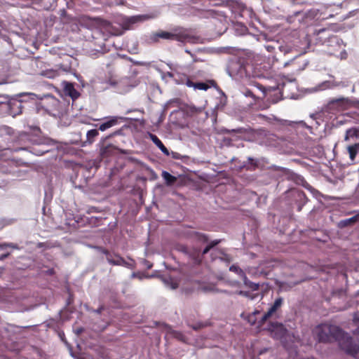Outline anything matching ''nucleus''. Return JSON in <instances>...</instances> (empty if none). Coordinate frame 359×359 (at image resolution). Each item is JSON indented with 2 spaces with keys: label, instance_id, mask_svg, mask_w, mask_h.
<instances>
[{
  "label": "nucleus",
  "instance_id": "f257e3e1",
  "mask_svg": "<svg viewBox=\"0 0 359 359\" xmlns=\"http://www.w3.org/2000/svg\"><path fill=\"white\" fill-rule=\"evenodd\" d=\"M314 334L318 342L338 341L341 349L347 354L356 357L359 353V346L354 344L353 338L338 326L326 323L320 324L314 329Z\"/></svg>",
  "mask_w": 359,
  "mask_h": 359
},
{
  "label": "nucleus",
  "instance_id": "f03ea898",
  "mask_svg": "<svg viewBox=\"0 0 359 359\" xmlns=\"http://www.w3.org/2000/svg\"><path fill=\"white\" fill-rule=\"evenodd\" d=\"M160 39L177 41L181 43H194L196 39L188 30L182 27L174 28L170 32L158 30L153 32L151 34L149 40L151 43H157Z\"/></svg>",
  "mask_w": 359,
  "mask_h": 359
},
{
  "label": "nucleus",
  "instance_id": "7ed1b4c3",
  "mask_svg": "<svg viewBox=\"0 0 359 359\" xmlns=\"http://www.w3.org/2000/svg\"><path fill=\"white\" fill-rule=\"evenodd\" d=\"M176 249L187 255L194 264H200L201 263V248L198 247L189 248L185 245L179 244L176 246Z\"/></svg>",
  "mask_w": 359,
  "mask_h": 359
},
{
  "label": "nucleus",
  "instance_id": "20e7f679",
  "mask_svg": "<svg viewBox=\"0 0 359 359\" xmlns=\"http://www.w3.org/2000/svg\"><path fill=\"white\" fill-rule=\"evenodd\" d=\"M102 253L106 255L107 262L114 266H123L127 268H133V266L127 262L121 256L118 254H112L108 250L99 248Z\"/></svg>",
  "mask_w": 359,
  "mask_h": 359
},
{
  "label": "nucleus",
  "instance_id": "39448f33",
  "mask_svg": "<svg viewBox=\"0 0 359 359\" xmlns=\"http://www.w3.org/2000/svg\"><path fill=\"white\" fill-rule=\"evenodd\" d=\"M283 304V299L282 297L277 298L273 304L269 309L267 312H266L262 317L258 321V327H262L264 323L267 321L268 319L276 316L277 311L280 309Z\"/></svg>",
  "mask_w": 359,
  "mask_h": 359
},
{
  "label": "nucleus",
  "instance_id": "423d86ee",
  "mask_svg": "<svg viewBox=\"0 0 359 359\" xmlns=\"http://www.w3.org/2000/svg\"><path fill=\"white\" fill-rule=\"evenodd\" d=\"M266 330L270 332L271 336L276 339L283 338L287 333V329L283 324L278 322L269 323Z\"/></svg>",
  "mask_w": 359,
  "mask_h": 359
},
{
  "label": "nucleus",
  "instance_id": "0eeeda50",
  "mask_svg": "<svg viewBox=\"0 0 359 359\" xmlns=\"http://www.w3.org/2000/svg\"><path fill=\"white\" fill-rule=\"evenodd\" d=\"M352 213H355V215L352 217L341 219L339 222H338L337 226L339 229H344L348 226H352L359 221V210H353L352 212H348L346 215H351Z\"/></svg>",
  "mask_w": 359,
  "mask_h": 359
},
{
  "label": "nucleus",
  "instance_id": "6e6552de",
  "mask_svg": "<svg viewBox=\"0 0 359 359\" xmlns=\"http://www.w3.org/2000/svg\"><path fill=\"white\" fill-rule=\"evenodd\" d=\"M146 19L144 15H135L126 18L123 20L122 25L125 29H130L131 26L138 22L142 21Z\"/></svg>",
  "mask_w": 359,
  "mask_h": 359
},
{
  "label": "nucleus",
  "instance_id": "1a4fd4ad",
  "mask_svg": "<svg viewBox=\"0 0 359 359\" xmlns=\"http://www.w3.org/2000/svg\"><path fill=\"white\" fill-rule=\"evenodd\" d=\"M119 119H122L121 117H118V116H111L109 117V118L100 123L98 126V130H100V131H105L106 130L114 126H116L118 123H119Z\"/></svg>",
  "mask_w": 359,
  "mask_h": 359
},
{
  "label": "nucleus",
  "instance_id": "9d476101",
  "mask_svg": "<svg viewBox=\"0 0 359 359\" xmlns=\"http://www.w3.org/2000/svg\"><path fill=\"white\" fill-rule=\"evenodd\" d=\"M189 237L197 243H206L208 241V236L206 234L198 231H191Z\"/></svg>",
  "mask_w": 359,
  "mask_h": 359
},
{
  "label": "nucleus",
  "instance_id": "9b49d317",
  "mask_svg": "<svg viewBox=\"0 0 359 359\" xmlns=\"http://www.w3.org/2000/svg\"><path fill=\"white\" fill-rule=\"evenodd\" d=\"M229 68L233 74L243 76L245 74V67L239 62H232Z\"/></svg>",
  "mask_w": 359,
  "mask_h": 359
},
{
  "label": "nucleus",
  "instance_id": "f8f14e48",
  "mask_svg": "<svg viewBox=\"0 0 359 359\" xmlns=\"http://www.w3.org/2000/svg\"><path fill=\"white\" fill-rule=\"evenodd\" d=\"M114 150L115 147L111 144H109L105 146L102 145L100 149V155L103 158H107L111 156L114 154Z\"/></svg>",
  "mask_w": 359,
  "mask_h": 359
},
{
  "label": "nucleus",
  "instance_id": "ddd939ff",
  "mask_svg": "<svg viewBox=\"0 0 359 359\" xmlns=\"http://www.w3.org/2000/svg\"><path fill=\"white\" fill-rule=\"evenodd\" d=\"M19 140L20 142H23V143L22 144V145L20 147L14 148L13 150L15 151H18L20 150H27L29 148L28 142H27L29 140V135L28 134H27V133L21 134L19 137Z\"/></svg>",
  "mask_w": 359,
  "mask_h": 359
},
{
  "label": "nucleus",
  "instance_id": "4468645a",
  "mask_svg": "<svg viewBox=\"0 0 359 359\" xmlns=\"http://www.w3.org/2000/svg\"><path fill=\"white\" fill-rule=\"evenodd\" d=\"M161 175L165 180V184L168 187H171L174 185L177 180V178L176 177L172 175L167 171H163Z\"/></svg>",
  "mask_w": 359,
  "mask_h": 359
},
{
  "label": "nucleus",
  "instance_id": "2eb2a0df",
  "mask_svg": "<svg viewBox=\"0 0 359 359\" xmlns=\"http://www.w3.org/2000/svg\"><path fill=\"white\" fill-rule=\"evenodd\" d=\"M347 151L349 154L350 159L351 161H354L359 151V143H355L352 145L348 146Z\"/></svg>",
  "mask_w": 359,
  "mask_h": 359
},
{
  "label": "nucleus",
  "instance_id": "dca6fc26",
  "mask_svg": "<svg viewBox=\"0 0 359 359\" xmlns=\"http://www.w3.org/2000/svg\"><path fill=\"white\" fill-rule=\"evenodd\" d=\"M99 135L98 130L92 129L86 133V141L88 144H91L95 142V139Z\"/></svg>",
  "mask_w": 359,
  "mask_h": 359
},
{
  "label": "nucleus",
  "instance_id": "f3484780",
  "mask_svg": "<svg viewBox=\"0 0 359 359\" xmlns=\"http://www.w3.org/2000/svg\"><path fill=\"white\" fill-rule=\"evenodd\" d=\"M220 242L221 240L219 239L212 241L206 245V247L203 250V251L201 250V260L203 259V255H206L211 249H212L214 247L220 243Z\"/></svg>",
  "mask_w": 359,
  "mask_h": 359
},
{
  "label": "nucleus",
  "instance_id": "a211bd4d",
  "mask_svg": "<svg viewBox=\"0 0 359 359\" xmlns=\"http://www.w3.org/2000/svg\"><path fill=\"white\" fill-rule=\"evenodd\" d=\"M242 93L244 96L247 97H251L253 100V102H251L250 104L255 103L258 100V97L255 95V92L250 88H245L242 90Z\"/></svg>",
  "mask_w": 359,
  "mask_h": 359
},
{
  "label": "nucleus",
  "instance_id": "6ab92c4d",
  "mask_svg": "<svg viewBox=\"0 0 359 359\" xmlns=\"http://www.w3.org/2000/svg\"><path fill=\"white\" fill-rule=\"evenodd\" d=\"M243 281L245 286L251 289L252 291H257L259 290V285L250 281L245 276L243 277Z\"/></svg>",
  "mask_w": 359,
  "mask_h": 359
},
{
  "label": "nucleus",
  "instance_id": "aec40b11",
  "mask_svg": "<svg viewBox=\"0 0 359 359\" xmlns=\"http://www.w3.org/2000/svg\"><path fill=\"white\" fill-rule=\"evenodd\" d=\"M260 314V311H258V310H255V311H253L251 314H250L248 317V323L253 325H255L256 323H258V321L257 320V316Z\"/></svg>",
  "mask_w": 359,
  "mask_h": 359
},
{
  "label": "nucleus",
  "instance_id": "412c9836",
  "mask_svg": "<svg viewBox=\"0 0 359 359\" xmlns=\"http://www.w3.org/2000/svg\"><path fill=\"white\" fill-rule=\"evenodd\" d=\"M148 136L158 149L161 148V147L164 145L163 142L161 141V140L156 135L151 133H148Z\"/></svg>",
  "mask_w": 359,
  "mask_h": 359
},
{
  "label": "nucleus",
  "instance_id": "4be33fe9",
  "mask_svg": "<svg viewBox=\"0 0 359 359\" xmlns=\"http://www.w3.org/2000/svg\"><path fill=\"white\" fill-rule=\"evenodd\" d=\"M11 162L8 161H4L0 162V172L10 173L11 170L9 169Z\"/></svg>",
  "mask_w": 359,
  "mask_h": 359
},
{
  "label": "nucleus",
  "instance_id": "5701e85b",
  "mask_svg": "<svg viewBox=\"0 0 359 359\" xmlns=\"http://www.w3.org/2000/svg\"><path fill=\"white\" fill-rule=\"evenodd\" d=\"M229 271H232V272H234V273H237L239 276H243V277H244V276H245L244 271L238 266H236V265H234V264L231 265L229 267Z\"/></svg>",
  "mask_w": 359,
  "mask_h": 359
},
{
  "label": "nucleus",
  "instance_id": "b1692460",
  "mask_svg": "<svg viewBox=\"0 0 359 359\" xmlns=\"http://www.w3.org/2000/svg\"><path fill=\"white\" fill-rule=\"evenodd\" d=\"M210 88L209 85L203 82L196 83L195 89L207 90Z\"/></svg>",
  "mask_w": 359,
  "mask_h": 359
},
{
  "label": "nucleus",
  "instance_id": "393cba45",
  "mask_svg": "<svg viewBox=\"0 0 359 359\" xmlns=\"http://www.w3.org/2000/svg\"><path fill=\"white\" fill-rule=\"evenodd\" d=\"M294 194L301 201L303 202V203H305V200L306 199V196L303 191H299V190L295 191Z\"/></svg>",
  "mask_w": 359,
  "mask_h": 359
},
{
  "label": "nucleus",
  "instance_id": "a878e982",
  "mask_svg": "<svg viewBox=\"0 0 359 359\" xmlns=\"http://www.w3.org/2000/svg\"><path fill=\"white\" fill-rule=\"evenodd\" d=\"M53 245L50 242H39L36 244L37 248L48 249L53 248Z\"/></svg>",
  "mask_w": 359,
  "mask_h": 359
},
{
  "label": "nucleus",
  "instance_id": "bb28decb",
  "mask_svg": "<svg viewBox=\"0 0 359 359\" xmlns=\"http://www.w3.org/2000/svg\"><path fill=\"white\" fill-rule=\"evenodd\" d=\"M7 248H13V249H18V247L16 244L15 243H1L0 244V250H4V249H6Z\"/></svg>",
  "mask_w": 359,
  "mask_h": 359
},
{
  "label": "nucleus",
  "instance_id": "cd10ccee",
  "mask_svg": "<svg viewBox=\"0 0 359 359\" xmlns=\"http://www.w3.org/2000/svg\"><path fill=\"white\" fill-rule=\"evenodd\" d=\"M236 293L239 295L248 297L251 299H253L255 297V295H251L250 292H248V291L239 290V291H237Z\"/></svg>",
  "mask_w": 359,
  "mask_h": 359
},
{
  "label": "nucleus",
  "instance_id": "c85d7f7f",
  "mask_svg": "<svg viewBox=\"0 0 359 359\" xmlns=\"http://www.w3.org/2000/svg\"><path fill=\"white\" fill-rule=\"evenodd\" d=\"M357 135V130L355 129L353 130H348L346 131V135L345 137V140H348L349 136H356Z\"/></svg>",
  "mask_w": 359,
  "mask_h": 359
},
{
  "label": "nucleus",
  "instance_id": "c756f323",
  "mask_svg": "<svg viewBox=\"0 0 359 359\" xmlns=\"http://www.w3.org/2000/svg\"><path fill=\"white\" fill-rule=\"evenodd\" d=\"M185 82L184 83L188 86V87H193L195 88V86H196V83L193 82L192 81L190 80V79L188 77V76H185Z\"/></svg>",
  "mask_w": 359,
  "mask_h": 359
},
{
  "label": "nucleus",
  "instance_id": "7c9ffc66",
  "mask_svg": "<svg viewBox=\"0 0 359 359\" xmlns=\"http://www.w3.org/2000/svg\"><path fill=\"white\" fill-rule=\"evenodd\" d=\"M119 134H120L119 131H116V132L110 134L109 135H108V136H107L105 137L102 138L101 142L102 143H104L107 139H109V138H111V137H114L115 135H119Z\"/></svg>",
  "mask_w": 359,
  "mask_h": 359
},
{
  "label": "nucleus",
  "instance_id": "2f4dec72",
  "mask_svg": "<svg viewBox=\"0 0 359 359\" xmlns=\"http://www.w3.org/2000/svg\"><path fill=\"white\" fill-rule=\"evenodd\" d=\"M252 86L256 87L257 88L260 90L263 93H264V91H265L264 87L259 83L253 82V83H252Z\"/></svg>",
  "mask_w": 359,
  "mask_h": 359
},
{
  "label": "nucleus",
  "instance_id": "473e14b6",
  "mask_svg": "<svg viewBox=\"0 0 359 359\" xmlns=\"http://www.w3.org/2000/svg\"><path fill=\"white\" fill-rule=\"evenodd\" d=\"M165 155L169 156L170 153L168 149L165 147V145H163L161 148L159 149Z\"/></svg>",
  "mask_w": 359,
  "mask_h": 359
},
{
  "label": "nucleus",
  "instance_id": "72a5a7b5",
  "mask_svg": "<svg viewBox=\"0 0 359 359\" xmlns=\"http://www.w3.org/2000/svg\"><path fill=\"white\" fill-rule=\"evenodd\" d=\"M10 255H11L10 252H6V253L1 255H0V261L4 260L6 258L10 256Z\"/></svg>",
  "mask_w": 359,
  "mask_h": 359
},
{
  "label": "nucleus",
  "instance_id": "f704fd0d",
  "mask_svg": "<svg viewBox=\"0 0 359 359\" xmlns=\"http://www.w3.org/2000/svg\"><path fill=\"white\" fill-rule=\"evenodd\" d=\"M46 273L49 275V276H53L55 274V270L54 269H48L46 271Z\"/></svg>",
  "mask_w": 359,
  "mask_h": 359
},
{
  "label": "nucleus",
  "instance_id": "c9c22d12",
  "mask_svg": "<svg viewBox=\"0 0 359 359\" xmlns=\"http://www.w3.org/2000/svg\"><path fill=\"white\" fill-rule=\"evenodd\" d=\"M74 93L76 94L77 93V92L73 87H72V90L69 92V95L73 98L74 97Z\"/></svg>",
  "mask_w": 359,
  "mask_h": 359
},
{
  "label": "nucleus",
  "instance_id": "e433bc0d",
  "mask_svg": "<svg viewBox=\"0 0 359 359\" xmlns=\"http://www.w3.org/2000/svg\"><path fill=\"white\" fill-rule=\"evenodd\" d=\"M203 290L204 291H213L214 287L212 286L205 287H203Z\"/></svg>",
  "mask_w": 359,
  "mask_h": 359
},
{
  "label": "nucleus",
  "instance_id": "4c0bfd02",
  "mask_svg": "<svg viewBox=\"0 0 359 359\" xmlns=\"http://www.w3.org/2000/svg\"><path fill=\"white\" fill-rule=\"evenodd\" d=\"M354 320L358 323V332L359 333V313L355 316Z\"/></svg>",
  "mask_w": 359,
  "mask_h": 359
},
{
  "label": "nucleus",
  "instance_id": "58836bf2",
  "mask_svg": "<svg viewBox=\"0 0 359 359\" xmlns=\"http://www.w3.org/2000/svg\"><path fill=\"white\" fill-rule=\"evenodd\" d=\"M13 105H16V107L18 109H21L22 103L20 102H19V101H17L16 102L13 103Z\"/></svg>",
  "mask_w": 359,
  "mask_h": 359
},
{
  "label": "nucleus",
  "instance_id": "ea45409f",
  "mask_svg": "<svg viewBox=\"0 0 359 359\" xmlns=\"http://www.w3.org/2000/svg\"><path fill=\"white\" fill-rule=\"evenodd\" d=\"M8 148L6 147V146H4V145H0V151H4V150H7Z\"/></svg>",
  "mask_w": 359,
  "mask_h": 359
},
{
  "label": "nucleus",
  "instance_id": "a19ab883",
  "mask_svg": "<svg viewBox=\"0 0 359 359\" xmlns=\"http://www.w3.org/2000/svg\"><path fill=\"white\" fill-rule=\"evenodd\" d=\"M201 327H202V325H198V326L193 327V328H194V330H198V329L201 328Z\"/></svg>",
  "mask_w": 359,
  "mask_h": 359
},
{
  "label": "nucleus",
  "instance_id": "79ce46f5",
  "mask_svg": "<svg viewBox=\"0 0 359 359\" xmlns=\"http://www.w3.org/2000/svg\"><path fill=\"white\" fill-rule=\"evenodd\" d=\"M35 154H36V155H42L43 154H44V151H42V152L39 151V152H37V153L36 152Z\"/></svg>",
  "mask_w": 359,
  "mask_h": 359
},
{
  "label": "nucleus",
  "instance_id": "37998d69",
  "mask_svg": "<svg viewBox=\"0 0 359 359\" xmlns=\"http://www.w3.org/2000/svg\"><path fill=\"white\" fill-rule=\"evenodd\" d=\"M297 210H298V211H301V210H302V206H301V205H299V206L298 207V209H297Z\"/></svg>",
  "mask_w": 359,
  "mask_h": 359
},
{
  "label": "nucleus",
  "instance_id": "c03bdc74",
  "mask_svg": "<svg viewBox=\"0 0 359 359\" xmlns=\"http://www.w3.org/2000/svg\"><path fill=\"white\" fill-rule=\"evenodd\" d=\"M299 13H300V12H299V11H298V12H295V13H294V15H299Z\"/></svg>",
  "mask_w": 359,
  "mask_h": 359
}]
</instances>
